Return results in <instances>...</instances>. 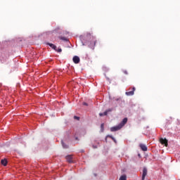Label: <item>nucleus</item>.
Segmentation results:
<instances>
[{
    "mask_svg": "<svg viewBox=\"0 0 180 180\" xmlns=\"http://www.w3.org/2000/svg\"><path fill=\"white\" fill-rule=\"evenodd\" d=\"M134 91H136V88L135 87H133L132 88V91H127L125 93V94L127 96H133V95H134Z\"/></svg>",
    "mask_w": 180,
    "mask_h": 180,
    "instance_id": "obj_1",
    "label": "nucleus"
},
{
    "mask_svg": "<svg viewBox=\"0 0 180 180\" xmlns=\"http://www.w3.org/2000/svg\"><path fill=\"white\" fill-rule=\"evenodd\" d=\"M122 127H120V124L117 126L112 127L110 128V131H117V130H120Z\"/></svg>",
    "mask_w": 180,
    "mask_h": 180,
    "instance_id": "obj_2",
    "label": "nucleus"
},
{
    "mask_svg": "<svg viewBox=\"0 0 180 180\" xmlns=\"http://www.w3.org/2000/svg\"><path fill=\"white\" fill-rule=\"evenodd\" d=\"M160 141L161 144H165V147H168V140L167 139H160Z\"/></svg>",
    "mask_w": 180,
    "mask_h": 180,
    "instance_id": "obj_3",
    "label": "nucleus"
},
{
    "mask_svg": "<svg viewBox=\"0 0 180 180\" xmlns=\"http://www.w3.org/2000/svg\"><path fill=\"white\" fill-rule=\"evenodd\" d=\"M73 63H75V64H79V57L77 56H75L72 58Z\"/></svg>",
    "mask_w": 180,
    "mask_h": 180,
    "instance_id": "obj_4",
    "label": "nucleus"
},
{
    "mask_svg": "<svg viewBox=\"0 0 180 180\" xmlns=\"http://www.w3.org/2000/svg\"><path fill=\"white\" fill-rule=\"evenodd\" d=\"M112 110H113V109L109 108L107 110H105L103 113H99V116H107L108 113H109V112H112Z\"/></svg>",
    "mask_w": 180,
    "mask_h": 180,
    "instance_id": "obj_5",
    "label": "nucleus"
},
{
    "mask_svg": "<svg viewBox=\"0 0 180 180\" xmlns=\"http://www.w3.org/2000/svg\"><path fill=\"white\" fill-rule=\"evenodd\" d=\"M146 176H147V168L144 167L143 169L142 180L146 179Z\"/></svg>",
    "mask_w": 180,
    "mask_h": 180,
    "instance_id": "obj_6",
    "label": "nucleus"
},
{
    "mask_svg": "<svg viewBox=\"0 0 180 180\" xmlns=\"http://www.w3.org/2000/svg\"><path fill=\"white\" fill-rule=\"evenodd\" d=\"M126 123H127V117H125L122 120V121L121 122V123L120 124L121 127H123V126H124V124H126Z\"/></svg>",
    "mask_w": 180,
    "mask_h": 180,
    "instance_id": "obj_7",
    "label": "nucleus"
},
{
    "mask_svg": "<svg viewBox=\"0 0 180 180\" xmlns=\"http://www.w3.org/2000/svg\"><path fill=\"white\" fill-rule=\"evenodd\" d=\"M66 160L68 161V162H69L70 164L72 163V155H68L66 156Z\"/></svg>",
    "mask_w": 180,
    "mask_h": 180,
    "instance_id": "obj_8",
    "label": "nucleus"
},
{
    "mask_svg": "<svg viewBox=\"0 0 180 180\" xmlns=\"http://www.w3.org/2000/svg\"><path fill=\"white\" fill-rule=\"evenodd\" d=\"M139 147L141 148V150H142V151H147V146L144 144H140Z\"/></svg>",
    "mask_w": 180,
    "mask_h": 180,
    "instance_id": "obj_9",
    "label": "nucleus"
},
{
    "mask_svg": "<svg viewBox=\"0 0 180 180\" xmlns=\"http://www.w3.org/2000/svg\"><path fill=\"white\" fill-rule=\"evenodd\" d=\"M1 163L2 164V165H4V167H6V165H8V160H6V159H4L1 160Z\"/></svg>",
    "mask_w": 180,
    "mask_h": 180,
    "instance_id": "obj_10",
    "label": "nucleus"
},
{
    "mask_svg": "<svg viewBox=\"0 0 180 180\" xmlns=\"http://www.w3.org/2000/svg\"><path fill=\"white\" fill-rule=\"evenodd\" d=\"M46 44H48V46H51V49H53V50H56V49H57V46L53 44L47 43Z\"/></svg>",
    "mask_w": 180,
    "mask_h": 180,
    "instance_id": "obj_11",
    "label": "nucleus"
},
{
    "mask_svg": "<svg viewBox=\"0 0 180 180\" xmlns=\"http://www.w3.org/2000/svg\"><path fill=\"white\" fill-rule=\"evenodd\" d=\"M119 180H127V176L126 175H122L120 177Z\"/></svg>",
    "mask_w": 180,
    "mask_h": 180,
    "instance_id": "obj_12",
    "label": "nucleus"
},
{
    "mask_svg": "<svg viewBox=\"0 0 180 180\" xmlns=\"http://www.w3.org/2000/svg\"><path fill=\"white\" fill-rule=\"evenodd\" d=\"M60 40H63V41H68V39L65 37H59Z\"/></svg>",
    "mask_w": 180,
    "mask_h": 180,
    "instance_id": "obj_13",
    "label": "nucleus"
},
{
    "mask_svg": "<svg viewBox=\"0 0 180 180\" xmlns=\"http://www.w3.org/2000/svg\"><path fill=\"white\" fill-rule=\"evenodd\" d=\"M107 137H109L110 139H112L115 143H116V139L112 135H108Z\"/></svg>",
    "mask_w": 180,
    "mask_h": 180,
    "instance_id": "obj_14",
    "label": "nucleus"
},
{
    "mask_svg": "<svg viewBox=\"0 0 180 180\" xmlns=\"http://www.w3.org/2000/svg\"><path fill=\"white\" fill-rule=\"evenodd\" d=\"M62 146H63V148H68V146L65 145L64 142H63V141H62Z\"/></svg>",
    "mask_w": 180,
    "mask_h": 180,
    "instance_id": "obj_15",
    "label": "nucleus"
},
{
    "mask_svg": "<svg viewBox=\"0 0 180 180\" xmlns=\"http://www.w3.org/2000/svg\"><path fill=\"white\" fill-rule=\"evenodd\" d=\"M56 51H57L58 53H61L63 51V49H61V48H59L58 50H55Z\"/></svg>",
    "mask_w": 180,
    "mask_h": 180,
    "instance_id": "obj_16",
    "label": "nucleus"
},
{
    "mask_svg": "<svg viewBox=\"0 0 180 180\" xmlns=\"http://www.w3.org/2000/svg\"><path fill=\"white\" fill-rule=\"evenodd\" d=\"M103 127H104V124H101V129L102 131H103Z\"/></svg>",
    "mask_w": 180,
    "mask_h": 180,
    "instance_id": "obj_17",
    "label": "nucleus"
},
{
    "mask_svg": "<svg viewBox=\"0 0 180 180\" xmlns=\"http://www.w3.org/2000/svg\"><path fill=\"white\" fill-rule=\"evenodd\" d=\"M74 119H76L77 120H79V117L75 116Z\"/></svg>",
    "mask_w": 180,
    "mask_h": 180,
    "instance_id": "obj_18",
    "label": "nucleus"
},
{
    "mask_svg": "<svg viewBox=\"0 0 180 180\" xmlns=\"http://www.w3.org/2000/svg\"><path fill=\"white\" fill-rule=\"evenodd\" d=\"M124 74H125V75H127V70H124Z\"/></svg>",
    "mask_w": 180,
    "mask_h": 180,
    "instance_id": "obj_19",
    "label": "nucleus"
},
{
    "mask_svg": "<svg viewBox=\"0 0 180 180\" xmlns=\"http://www.w3.org/2000/svg\"><path fill=\"white\" fill-rule=\"evenodd\" d=\"M83 105H84L85 106H88V103H83Z\"/></svg>",
    "mask_w": 180,
    "mask_h": 180,
    "instance_id": "obj_20",
    "label": "nucleus"
}]
</instances>
